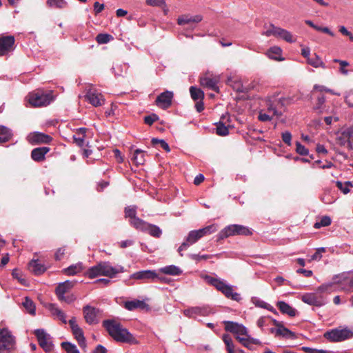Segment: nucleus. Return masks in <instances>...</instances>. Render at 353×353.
<instances>
[{
    "label": "nucleus",
    "instance_id": "41",
    "mask_svg": "<svg viewBox=\"0 0 353 353\" xmlns=\"http://www.w3.org/2000/svg\"><path fill=\"white\" fill-rule=\"evenodd\" d=\"M23 305L26 310L32 315L35 314V305L34 302L28 297H26Z\"/></svg>",
    "mask_w": 353,
    "mask_h": 353
},
{
    "label": "nucleus",
    "instance_id": "57",
    "mask_svg": "<svg viewBox=\"0 0 353 353\" xmlns=\"http://www.w3.org/2000/svg\"><path fill=\"white\" fill-rule=\"evenodd\" d=\"M282 140L286 143L288 145H291L292 144V134L290 132L286 131L282 133Z\"/></svg>",
    "mask_w": 353,
    "mask_h": 353
},
{
    "label": "nucleus",
    "instance_id": "29",
    "mask_svg": "<svg viewBox=\"0 0 353 353\" xmlns=\"http://www.w3.org/2000/svg\"><path fill=\"white\" fill-rule=\"evenodd\" d=\"M203 17L200 14L194 16L184 15L179 17L177 21L179 25H185L190 23H199L201 21Z\"/></svg>",
    "mask_w": 353,
    "mask_h": 353
},
{
    "label": "nucleus",
    "instance_id": "14",
    "mask_svg": "<svg viewBox=\"0 0 353 353\" xmlns=\"http://www.w3.org/2000/svg\"><path fill=\"white\" fill-rule=\"evenodd\" d=\"M138 223H139L137 228L139 230L146 232L150 235L156 238H159L162 234L161 230L157 225L148 223L145 221H139Z\"/></svg>",
    "mask_w": 353,
    "mask_h": 353
},
{
    "label": "nucleus",
    "instance_id": "36",
    "mask_svg": "<svg viewBox=\"0 0 353 353\" xmlns=\"http://www.w3.org/2000/svg\"><path fill=\"white\" fill-rule=\"evenodd\" d=\"M12 134L8 128L0 125V143L8 141L12 137Z\"/></svg>",
    "mask_w": 353,
    "mask_h": 353
},
{
    "label": "nucleus",
    "instance_id": "4",
    "mask_svg": "<svg viewBox=\"0 0 353 353\" xmlns=\"http://www.w3.org/2000/svg\"><path fill=\"white\" fill-rule=\"evenodd\" d=\"M217 230L218 225L216 224H212L197 230L190 231L188 233V235L186 237L185 241L179 246L178 249L179 254L182 256V251L187 250L190 245L195 243L199 239H200L203 236L212 234L215 232Z\"/></svg>",
    "mask_w": 353,
    "mask_h": 353
},
{
    "label": "nucleus",
    "instance_id": "30",
    "mask_svg": "<svg viewBox=\"0 0 353 353\" xmlns=\"http://www.w3.org/2000/svg\"><path fill=\"white\" fill-rule=\"evenodd\" d=\"M277 306L282 313L286 314L290 316H295L296 314V310L284 301H279Z\"/></svg>",
    "mask_w": 353,
    "mask_h": 353
},
{
    "label": "nucleus",
    "instance_id": "43",
    "mask_svg": "<svg viewBox=\"0 0 353 353\" xmlns=\"http://www.w3.org/2000/svg\"><path fill=\"white\" fill-rule=\"evenodd\" d=\"M336 143L341 146L346 147L347 148H352L353 145L347 138H345V137H343V132L337 137Z\"/></svg>",
    "mask_w": 353,
    "mask_h": 353
},
{
    "label": "nucleus",
    "instance_id": "53",
    "mask_svg": "<svg viewBox=\"0 0 353 353\" xmlns=\"http://www.w3.org/2000/svg\"><path fill=\"white\" fill-rule=\"evenodd\" d=\"M158 119L159 117L156 114H151L144 117V122L145 124L151 125Z\"/></svg>",
    "mask_w": 353,
    "mask_h": 353
},
{
    "label": "nucleus",
    "instance_id": "61",
    "mask_svg": "<svg viewBox=\"0 0 353 353\" xmlns=\"http://www.w3.org/2000/svg\"><path fill=\"white\" fill-rule=\"evenodd\" d=\"M339 32L343 35L348 37L350 40H353V36H352V32H350L349 30H347V29L345 26H340Z\"/></svg>",
    "mask_w": 353,
    "mask_h": 353
},
{
    "label": "nucleus",
    "instance_id": "27",
    "mask_svg": "<svg viewBox=\"0 0 353 353\" xmlns=\"http://www.w3.org/2000/svg\"><path fill=\"white\" fill-rule=\"evenodd\" d=\"M50 150L48 147H40L34 148L31 152V157L34 161H42L45 159L46 154Z\"/></svg>",
    "mask_w": 353,
    "mask_h": 353
},
{
    "label": "nucleus",
    "instance_id": "25",
    "mask_svg": "<svg viewBox=\"0 0 353 353\" xmlns=\"http://www.w3.org/2000/svg\"><path fill=\"white\" fill-rule=\"evenodd\" d=\"M46 307L50 312L53 316L57 318L63 323H67L65 314L56 304L49 303Z\"/></svg>",
    "mask_w": 353,
    "mask_h": 353
},
{
    "label": "nucleus",
    "instance_id": "58",
    "mask_svg": "<svg viewBox=\"0 0 353 353\" xmlns=\"http://www.w3.org/2000/svg\"><path fill=\"white\" fill-rule=\"evenodd\" d=\"M325 101V98L324 96H320L317 99V103L314 107V109L317 111H319V113L322 112V106L324 104Z\"/></svg>",
    "mask_w": 353,
    "mask_h": 353
},
{
    "label": "nucleus",
    "instance_id": "46",
    "mask_svg": "<svg viewBox=\"0 0 353 353\" xmlns=\"http://www.w3.org/2000/svg\"><path fill=\"white\" fill-rule=\"evenodd\" d=\"M152 144L154 146L159 145L161 148L165 150L167 152L170 151V147L168 144L163 139H158L156 138H153L151 141Z\"/></svg>",
    "mask_w": 353,
    "mask_h": 353
},
{
    "label": "nucleus",
    "instance_id": "42",
    "mask_svg": "<svg viewBox=\"0 0 353 353\" xmlns=\"http://www.w3.org/2000/svg\"><path fill=\"white\" fill-rule=\"evenodd\" d=\"M47 4L50 8H64L68 3L65 0H47Z\"/></svg>",
    "mask_w": 353,
    "mask_h": 353
},
{
    "label": "nucleus",
    "instance_id": "17",
    "mask_svg": "<svg viewBox=\"0 0 353 353\" xmlns=\"http://www.w3.org/2000/svg\"><path fill=\"white\" fill-rule=\"evenodd\" d=\"M14 38L12 36L0 37V57L4 56L13 50Z\"/></svg>",
    "mask_w": 353,
    "mask_h": 353
},
{
    "label": "nucleus",
    "instance_id": "22",
    "mask_svg": "<svg viewBox=\"0 0 353 353\" xmlns=\"http://www.w3.org/2000/svg\"><path fill=\"white\" fill-rule=\"evenodd\" d=\"M131 278L138 280L151 281L155 282L159 275L154 270H143L134 273Z\"/></svg>",
    "mask_w": 353,
    "mask_h": 353
},
{
    "label": "nucleus",
    "instance_id": "45",
    "mask_svg": "<svg viewBox=\"0 0 353 353\" xmlns=\"http://www.w3.org/2000/svg\"><path fill=\"white\" fill-rule=\"evenodd\" d=\"M61 347L67 353H79L77 346L70 342H62Z\"/></svg>",
    "mask_w": 353,
    "mask_h": 353
},
{
    "label": "nucleus",
    "instance_id": "9",
    "mask_svg": "<svg viewBox=\"0 0 353 353\" xmlns=\"http://www.w3.org/2000/svg\"><path fill=\"white\" fill-rule=\"evenodd\" d=\"M324 337L331 342H340L353 337V330L347 327L335 328L327 331Z\"/></svg>",
    "mask_w": 353,
    "mask_h": 353
},
{
    "label": "nucleus",
    "instance_id": "24",
    "mask_svg": "<svg viewBox=\"0 0 353 353\" xmlns=\"http://www.w3.org/2000/svg\"><path fill=\"white\" fill-rule=\"evenodd\" d=\"M281 104L279 99H274L273 101L268 100L267 101V109L265 110L268 114H270L274 119V117L279 118L282 115L281 111L279 110L278 105Z\"/></svg>",
    "mask_w": 353,
    "mask_h": 353
},
{
    "label": "nucleus",
    "instance_id": "21",
    "mask_svg": "<svg viewBox=\"0 0 353 353\" xmlns=\"http://www.w3.org/2000/svg\"><path fill=\"white\" fill-rule=\"evenodd\" d=\"M137 208L135 205L128 206L125 208L124 212L125 217L130 219L129 222L130 225L137 230L138 225H139L138 221L143 220L137 216Z\"/></svg>",
    "mask_w": 353,
    "mask_h": 353
},
{
    "label": "nucleus",
    "instance_id": "1",
    "mask_svg": "<svg viewBox=\"0 0 353 353\" xmlns=\"http://www.w3.org/2000/svg\"><path fill=\"white\" fill-rule=\"evenodd\" d=\"M103 325L114 341L129 344H137V340L120 323L114 320H105Z\"/></svg>",
    "mask_w": 353,
    "mask_h": 353
},
{
    "label": "nucleus",
    "instance_id": "28",
    "mask_svg": "<svg viewBox=\"0 0 353 353\" xmlns=\"http://www.w3.org/2000/svg\"><path fill=\"white\" fill-rule=\"evenodd\" d=\"M148 305L143 301L137 299L128 301L124 303L125 308L130 311H132L138 308L145 309L148 307Z\"/></svg>",
    "mask_w": 353,
    "mask_h": 353
},
{
    "label": "nucleus",
    "instance_id": "15",
    "mask_svg": "<svg viewBox=\"0 0 353 353\" xmlns=\"http://www.w3.org/2000/svg\"><path fill=\"white\" fill-rule=\"evenodd\" d=\"M99 310L90 305H85L83 307V313L85 321L89 325L97 324L99 322L97 318Z\"/></svg>",
    "mask_w": 353,
    "mask_h": 353
},
{
    "label": "nucleus",
    "instance_id": "64",
    "mask_svg": "<svg viewBox=\"0 0 353 353\" xmlns=\"http://www.w3.org/2000/svg\"><path fill=\"white\" fill-rule=\"evenodd\" d=\"M316 30L322 32H324V33H326V34H328L329 35H330L332 37L334 36V33L332 31H331L330 30V28H327V27L318 26V28H316Z\"/></svg>",
    "mask_w": 353,
    "mask_h": 353
},
{
    "label": "nucleus",
    "instance_id": "2",
    "mask_svg": "<svg viewBox=\"0 0 353 353\" xmlns=\"http://www.w3.org/2000/svg\"><path fill=\"white\" fill-rule=\"evenodd\" d=\"M124 268L121 265L113 267L109 262H101L90 268L88 271L89 278L93 279L98 276H105L114 278L119 273L123 272Z\"/></svg>",
    "mask_w": 353,
    "mask_h": 353
},
{
    "label": "nucleus",
    "instance_id": "19",
    "mask_svg": "<svg viewBox=\"0 0 353 353\" xmlns=\"http://www.w3.org/2000/svg\"><path fill=\"white\" fill-rule=\"evenodd\" d=\"M301 300L304 303L316 307L325 305V301L321 296H318L314 293H306L302 295Z\"/></svg>",
    "mask_w": 353,
    "mask_h": 353
},
{
    "label": "nucleus",
    "instance_id": "34",
    "mask_svg": "<svg viewBox=\"0 0 353 353\" xmlns=\"http://www.w3.org/2000/svg\"><path fill=\"white\" fill-rule=\"evenodd\" d=\"M307 62L308 64L316 68H326L325 63L323 62L320 57L316 54H314V57L308 58Z\"/></svg>",
    "mask_w": 353,
    "mask_h": 353
},
{
    "label": "nucleus",
    "instance_id": "6",
    "mask_svg": "<svg viewBox=\"0 0 353 353\" xmlns=\"http://www.w3.org/2000/svg\"><path fill=\"white\" fill-rule=\"evenodd\" d=\"M16 338L8 328H0V353H13L16 349Z\"/></svg>",
    "mask_w": 353,
    "mask_h": 353
},
{
    "label": "nucleus",
    "instance_id": "47",
    "mask_svg": "<svg viewBox=\"0 0 353 353\" xmlns=\"http://www.w3.org/2000/svg\"><path fill=\"white\" fill-rule=\"evenodd\" d=\"M280 38L288 43H294L296 41V38L294 35L285 29L283 30Z\"/></svg>",
    "mask_w": 353,
    "mask_h": 353
},
{
    "label": "nucleus",
    "instance_id": "5",
    "mask_svg": "<svg viewBox=\"0 0 353 353\" xmlns=\"http://www.w3.org/2000/svg\"><path fill=\"white\" fill-rule=\"evenodd\" d=\"M26 99L32 107L46 106L53 100L51 92H46L42 90H37L30 92Z\"/></svg>",
    "mask_w": 353,
    "mask_h": 353
},
{
    "label": "nucleus",
    "instance_id": "63",
    "mask_svg": "<svg viewBox=\"0 0 353 353\" xmlns=\"http://www.w3.org/2000/svg\"><path fill=\"white\" fill-rule=\"evenodd\" d=\"M103 9H104V4L100 3L98 1H96L94 3V10L95 12V14L100 13Z\"/></svg>",
    "mask_w": 353,
    "mask_h": 353
},
{
    "label": "nucleus",
    "instance_id": "49",
    "mask_svg": "<svg viewBox=\"0 0 353 353\" xmlns=\"http://www.w3.org/2000/svg\"><path fill=\"white\" fill-rule=\"evenodd\" d=\"M331 219L329 216H323L321 218L320 221H318L314 223L315 228H320L321 227H325L330 225Z\"/></svg>",
    "mask_w": 353,
    "mask_h": 353
},
{
    "label": "nucleus",
    "instance_id": "7",
    "mask_svg": "<svg viewBox=\"0 0 353 353\" xmlns=\"http://www.w3.org/2000/svg\"><path fill=\"white\" fill-rule=\"evenodd\" d=\"M252 234V230L248 227L239 224H232L226 226L221 231H220V232L217 234V241L223 240L230 236H249Z\"/></svg>",
    "mask_w": 353,
    "mask_h": 353
},
{
    "label": "nucleus",
    "instance_id": "16",
    "mask_svg": "<svg viewBox=\"0 0 353 353\" xmlns=\"http://www.w3.org/2000/svg\"><path fill=\"white\" fill-rule=\"evenodd\" d=\"M28 141L32 145L49 143L52 141V137L39 132L30 133L27 137Z\"/></svg>",
    "mask_w": 353,
    "mask_h": 353
},
{
    "label": "nucleus",
    "instance_id": "51",
    "mask_svg": "<svg viewBox=\"0 0 353 353\" xmlns=\"http://www.w3.org/2000/svg\"><path fill=\"white\" fill-rule=\"evenodd\" d=\"M258 119L260 121L266 122L273 119L270 114H268L265 110H261L259 113Z\"/></svg>",
    "mask_w": 353,
    "mask_h": 353
},
{
    "label": "nucleus",
    "instance_id": "59",
    "mask_svg": "<svg viewBox=\"0 0 353 353\" xmlns=\"http://www.w3.org/2000/svg\"><path fill=\"white\" fill-rule=\"evenodd\" d=\"M13 277L17 279L21 284L26 285L27 281L22 278L21 272L17 270H14L12 273Z\"/></svg>",
    "mask_w": 353,
    "mask_h": 353
},
{
    "label": "nucleus",
    "instance_id": "23",
    "mask_svg": "<svg viewBox=\"0 0 353 353\" xmlns=\"http://www.w3.org/2000/svg\"><path fill=\"white\" fill-rule=\"evenodd\" d=\"M274 324L277 327V328H272L271 332L274 333L276 336H281L287 339H292L294 337V334L284 327L279 321L274 320Z\"/></svg>",
    "mask_w": 353,
    "mask_h": 353
},
{
    "label": "nucleus",
    "instance_id": "39",
    "mask_svg": "<svg viewBox=\"0 0 353 353\" xmlns=\"http://www.w3.org/2000/svg\"><path fill=\"white\" fill-rule=\"evenodd\" d=\"M190 92L192 99L195 101L203 100L204 98L203 92L201 89L197 88L194 86H191L190 88Z\"/></svg>",
    "mask_w": 353,
    "mask_h": 353
},
{
    "label": "nucleus",
    "instance_id": "3",
    "mask_svg": "<svg viewBox=\"0 0 353 353\" xmlns=\"http://www.w3.org/2000/svg\"><path fill=\"white\" fill-rule=\"evenodd\" d=\"M203 279L208 283L223 293L228 299L236 301H239L241 299L240 294L234 292V286L228 284L223 279L214 278L209 275H205Z\"/></svg>",
    "mask_w": 353,
    "mask_h": 353
},
{
    "label": "nucleus",
    "instance_id": "62",
    "mask_svg": "<svg viewBox=\"0 0 353 353\" xmlns=\"http://www.w3.org/2000/svg\"><path fill=\"white\" fill-rule=\"evenodd\" d=\"M84 139L85 137H83V136H81V138H77V134L73 135V139L74 143L80 147L84 146Z\"/></svg>",
    "mask_w": 353,
    "mask_h": 353
},
{
    "label": "nucleus",
    "instance_id": "31",
    "mask_svg": "<svg viewBox=\"0 0 353 353\" xmlns=\"http://www.w3.org/2000/svg\"><path fill=\"white\" fill-rule=\"evenodd\" d=\"M281 53L282 50L281 48L278 46H273L266 52V55L271 59L283 61L284 59L281 57Z\"/></svg>",
    "mask_w": 353,
    "mask_h": 353
},
{
    "label": "nucleus",
    "instance_id": "56",
    "mask_svg": "<svg viewBox=\"0 0 353 353\" xmlns=\"http://www.w3.org/2000/svg\"><path fill=\"white\" fill-rule=\"evenodd\" d=\"M343 132V137L347 138L353 144V125L345 129Z\"/></svg>",
    "mask_w": 353,
    "mask_h": 353
},
{
    "label": "nucleus",
    "instance_id": "20",
    "mask_svg": "<svg viewBox=\"0 0 353 353\" xmlns=\"http://www.w3.org/2000/svg\"><path fill=\"white\" fill-rule=\"evenodd\" d=\"M173 93L170 91H165L159 94L156 99V105L162 108H168L172 104Z\"/></svg>",
    "mask_w": 353,
    "mask_h": 353
},
{
    "label": "nucleus",
    "instance_id": "38",
    "mask_svg": "<svg viewBox=\"0 0 353 353\" xmlns=\"http://www.w3.org/2000/svg\"><path fill=\"white\" fill-rule=\"evenodd\" d=\"M132 160L137 165H142L145 162V153L140 149H137L134 151Z\"/></svg>",
    "mask_w": 353,
    "mask_h": 353
},
{
    "label": "nucleus",
    "instance_id": "55",
    "mask_svg": "<svg viewBox=\"0 0 353 353\" xmlns=\"http://www.w3.org/2000/svg\"><path fill=\"white\" fill-rule=\"evenodd\" d=\"M302 350L307 353H333L332 351L314 349L309 347H303Z\"/></svg>",
    "mask_w": 353,
    "mask_h": 353
},
{
    "label": "nucleus",
    "instance_id": "10",
    "mask_svg": "<svg viewBox=\"0 0 353 353\" xmlns=\"http://www.w3.org/2000/svg\"><path fill=\"white\" fill-rule=\"evenodd\" d=\"M34 334L38 339L39 345L47 352L53 349L51 337L43 329L35 330Z\"/></svg>",
    "mask_w": 353,
    "mask_h": 353
},
{
    "label": "nucleus",
    "instance_id": "32",
    "mask_svg": "<svg viewBox=\"0 0 353 353\" xmlns=\"http://www.w3.org/2000/svg\"><path fill=\"white\" fill-rule=\"evenodd\" d=\"M72 332L77 341L79 346L82 348L85 347V339L84 337L82 329L80 327H76L75 329L72 330Z\"/></svg>",
    "mask_w": 353,
    "mask_h": 353
},
{
    "label": "nucleus",
    "instance_id": "26",
    "mask_svg": "<svg viewBox=\"0 0 353 353\" xmlns=\"http://www.w3.org/2000/svg\"><path fill=\"white\" fill-rule=\"evenodd\" d=\"M218 79L215 77H210L207 75L201 77L200 83L201 85L207 87L216 92L219 91L217 86Z\"/></svg>",
    "mask_w": 353,
    "mask_h": 353
},
{
    "label": "nucleus",
    "instance_id": "48",
    "mask_svg": "<svg viewBox=\"0 0 353 353\" xmlns=\"http://www.w3.org/2000/svg\"><path fill=\"white\" fill-rule=\"evenodd\" d=\"M112 39V37L110 34H99L97 37L96 40L100 44H105L108 43L111 39Z\"/></svg>",
    "mask_w": 353,
    "mask_h": 353
},
{
    "label": "nucleus",
    "instance_id": "18",
    "mask_svg": "<svg viewBox=\"0 0 353 353\" xmlns=\"http://www.w3.org/2000/svg\"><path fill=\"white\" fill-rule=\"evenodd\" d=\"M86 99L95 107L101 106L104 103L105 99L103 95L94 89H89L87 91Z\"/></svg>",
    "mask_w": 353,
    "mask_h": 353
},
{
    "label": "nucleus",
    "instance_id": "44",
    "mask_svg": "<svg viewBox=\"0 0 353 353\" xmlns=\"http://www.w3.org/2000/svg\"><path fill=\"white\" fill-rule=\"evenodd\" d=\"M336 187L345 194L350 192V187H352V184L350 181H346L345 183H342L341 181H337L336 182Z\"/></svg>",
    "mask_w": 353,
    "mask_h": 353
},
{
    "label": "nucleus",
    "instance_id": "54",
    "mask_svg": "<svg viewBox=\"0 0 353 353\" xmlns=\"http://www.w3.org/2000/svg\"><path fill=\"white\" fill-rule=\"evenodd\" d=\"M296 151L300 155H307L309 153L308 150L303 145H301L299 142L296 143Z\"/></svg>",
    "mask_w": 353,
    "mask_h": 353
},
{
    "label": "nucleus",
    "instance_id": "35",
    "mask_svg": "<svg viewBox=\"0 0 353 353\" xmlns=\"http://www.w3.org/2000/svg\"><path fill=\"white\" fill-rule=\"evenodd\" d=\"M29 269L37 275L43 273L46 270L44 265L40 263H38L37 261H32L29 263Z\"/></svg>",
    "mask_w": 353,
    "mask_h": 353
},
{
    "label": "nucleus",
    "instance_id": "40",
    "mask_svg": "<svg viewBox=\"0 0 353 353\" xmlns=\"http://www.w3.org/2000/svg\"><path fill=\"white\" fill-rule=\"evenodd\" d=\"M223 341L225 344L228 353H235L234 345L230 335L223 334Z\"/></svg>",
    "mask_w": 353,
    "mask_h": 353
},
{
    "label": "nucleus",
    "instance_id": "60",
    "mask_svg": "<svg viewBox=\"0 0 353 353\" xmlns=\"http://www.w3.org/2000/svg\"><path fill=\"white\" fill-rule=\"evenodd\" d=\"M190 257L196 261H199L201 260H206V259H210L211 256L210 255H208V254H203V255H199V254H190Z\"/></svg>",
    "mask_w": 353,
    "mask_h": 353
},
{
    "label": "nucleus",
    "instance_id": "37",
    "mask_svg": "<svg viewBox=\"0 0 353 353\" xmlns=\"http://www.w3.org/2000/svg\"><path fill=\"white\" fill-rule=\"evenodd\" d=\"M83 270V265L81 263H78L71 265L68 268L63 270V272L67 275H74L81 272Z\"/></svg>",
    "mask_w": 353,
    "mask_h": 353
},
{
    "label": "nucleus",
    "instance_id": "50",
    "mask_svg": "<svg viewBox=\"0 0 353 353\" xmlns=\"http://www.w3.org/2000/svg\"><path fill=\"white\" fill-rule=\"evenodd\" d=\"M239 341L245 347L248 349H252V343L251 342V337L248 335V336H239Z\"/></svg>",
    "mask_w": 353,
    "mask_h": 353
},
{
    "label": "nucleus",
    "instance_id": "11",
    "mask_svg": "<svg viewBox=\"0 0 353 353\" xmlns=\"http://www.w3.org/2000/svg\"><path fill=\"white\" fill-rule=\"evenodd\" d=\"M212 313L209 306H196L183 310V314L188 318H196L197 316H207Z\"/></svg>",
    "mask_w": 353,
    "mask_h": 353
},
{
    "label": "nucleus",
    "instance_id": "33",
    "mask_svg": "<svg viewBox=\"0 0 353 353\" xmlns=\"http://www.w3.org/2000/svg\"><path fill=\"white\" fill-rule=\"evenodd\" d=\"M160 272L165 274L173 276L179 275L182 272L179 268L174 265L163 267L160 269Z\"/></svg>",
    "mask_w": 353,
    "mask_h": 353
},
{
    "label": "nucleus",
    "instance_id": "8",
    "mask_svg": "<svg viewBox=\"0 0 353 353\" xmlns=\"http://www.w3.org/2000/svg\"><path fill=\"white\" fill-rule=\"evenodd\" d=\"M74 285V282L70 281L60 283L55 289V294L59 301L68 304L73 303L77 297L74 294L70 293V291Z\"/></svg>",
    "mask_w": 353,
    "mask_h": 353
},
{
    "label": "nucleus",
    "instance_id": "12",
    "mask_svg": "<svg viewBox=\"0 0 353 353\" xmlns=\"http://www.w3.org/2000/svg\"><path fill=\"white\" fill-rule=\"evenodd\" d=\"M224 323L225 330L235 334L238 341L239 336H248L247 328L243 325L232 321H225Z\"/></svg>",
    "mask_w": 353,
    "mask_h": 353
},
{
    "label": "nucleus",
    "instance_id": "52",
    "mask_svg": "<svg viewBox=\"0 0 353 353\" xmlns=\"http://www.w3.org/2000/svg\"><path fill=\"white\" fill-rule=\"evenodd\" d=\"M148 6L153 7H161L165 6V0H145Z\"/></svg>",
    "mask_w": 353,
    "mask_h": 353
},
{
    "label": "nucleus",
    "instance_id": "13",
    "mask_svg": "<svg viewBox=\"0 0 353 353\" xmlns=\"http://www.w3.org/2000/svg\"><path fill=\"white\" fill-rule=\"evenodd\" d=\"M216 133L219 136H226L229 134L230 125V117L228 114L221 116L219 122L216 123Z\"/></svg>",
    "mask_w": 353,
    "mask_h": 353
}]
</instances>
